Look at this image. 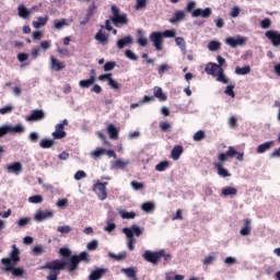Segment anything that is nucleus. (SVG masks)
<instances>
[{
  "label": "nucleus",
  "mask_w": 280,
  "mask_h": 280,
  "mask_svg": "<svg viewBox=\"0 0 280 280\" xmlns=\"http://www.w3.org/2000/svg\"><path fill=\"white\" fill-rule=\"evenodd\" d=\"M69 23H67L66 19L62 20H55L54 27L55 30H62L63 27H67Z\"/></svg>",
  "instance_id": "nucleus-35"
},
{
  "label": "nucleus",
  "mask_w": 280,
  "mask_h": 280,
  "mask_svg": "<svg viewBox=\"0 0 280 280\" xmlns=\"http://www.w3.org/2000/svg\"><path fill=\"white\" fill-rule=\"evenodd\" d=\"M183 154V145H175L171 151L173 161H178Z\"/></svg>",
  "instance_id": "nucleus-26"
},
{
  "label": "nucleus",
  "mask_w": 280,
  "mask_h": 280,
  "mask_svg": "<svg viewBox=\"0 0 280 280\" xmlns=\"http://www.w3.org/2000/svg\"><path fill=\"white\" fill-rule=\"evenodd\" d=\"M120 215L124 220H133L137 217L135 212H122Z\"/></svg>",
  "instance_id": "nucleus-55"
},
{
  "label": "nucleus",
  "mask_w": 280,
  "mask_h": 280,
  "mask_svg": "<svg viewBox=\"0 0 280 280\" xmlns=\"http://www.w3.org/2000/svg\"><path fill=\"white\" fill-rule=\"evenodd\" d=\"M108 86H110V89H114V91H119L121 89V86L117 83V81L113 79V77L109 78Z\"/></svg>",
  "instance_id": "nucleus-50"
},
{
  "label": "nucleus",
  "mask_w": 280,
  "mask_h": 280,
  "mask_svg": "<svg viewBox=\"0 0 280 280\" xmlns=\"http://www.w3.org/2000/svg\"><path fill=\"white\" fill-rule=\"evenodd\" d=\"M82 178H86V173L84 171H78L74 174V179L75 180H82Z\"/></svg>",
  "instance_id": "nucleus-61"
},
{
  "label": "nucleus",
  "mask_w": 280,
  "mask_h": 280,
  "mask_svg": "<svg viewBox=\"0 0 280 280\" xmlns=\"http://www.w3.org/2000/svg\"><path fill=\"white\" fill-rule=\"evenodd\" d=\"M121 272H124V275H126V277H128L129 279L137 280V271L135 270V268H122Z\"/></svg>",
  "instance_id": "nucleus-31"
},
{
  "label": "nucleus",
  "mask_w": 280,
  "mask_h": 280,
  "mask_svg": "<svg viewBox=\"0 0 280 280\" xmlns=\"http://www.w3.org/2000/svg\"><path fill=\"white\" fill-rule=\"evenodd\" d=\"M25 132V127L21 124H18L15 126L9 125V133L10 135H23Z\"/></svg>",
  "instance_id": "nucleus-24"
},
{
  "label": "nucleus",
  "mask_w": 280,
  "mask_h": 280,
  "mask_svg": "<svg viewBox=\"0 0 280 280\" xmlns=\"http://www.w3.org/2000/svg\"><path fill=\"white\" fill-rule=\"evenodd\" d=\"M77 258L79 259V264L80 261H85V264L91 261V258H89V254L86 252H81L79 255H77Z\"/></svg>",
  "instance_id": "nucleus-44"
},
{
  "label": "nucleus",
  "mask_w": 280,
  "mask_h": 280,
  "mask_svg": "<svg viewBox=\"0 0 280 280\" xmlns=\"http://www.w3.org/2000/svg\"><path fill=\"white\" fill-rule=\"evenodd\" d=\"M150 40L153 43L156 51H161V49H163V34H161V32L151 33Z\"/></svg>",
  "instance_id": "nucleus-10"
},
{
  "label": "nucleus",
  "mask_w": 280,
  "mask_h": 280,
  "mask_svg": "<svg viewBox=\"0 0 280 280\" xmlns=\"http://www.w3.org/2000/svg\"><path fill=\"white\" fill-rule=\"evenodd\" d=\"M163 255H165V249H161L159 252L145 250L142 257L149 264H153L154 266H156V264L161 261V258L163 257Z\"/></svg>",
  "instance_id": "nucleus-8"
},
{
  "label": "nucleus",
  "mask_w": 280,
  "mask_h": 280,
  "mask_svg": "<svg viewBox=\"0 0 280 280\" xmlns=\"http://www.w3.org/2000/svg\"><path fill=\"white\" fill-rule=\"evenodd\" d=\"M112 14L109 21H112L115 27H119V25H128V14H121V10H119L117 5H112Z\"/></svg>",
  "instance_id": "nucleus-6"
},
{
  "label": "nucleus",
  "mask_w": 280,
  "mask_h": 280,
  "mask_svg": "<svg viewBox=\"0 0 280 280\" xmlns=\"http://www.w3.org/2000/svg\"><path fill=\"white\" fill-rule=\"evenodd\" d=\"M234 156H236L237 161H244V153L237 152L234 147H229L226 152L218 155V162L213 163V167L217 170L219 176H222L223 178L231 176V173L224 168V163Z\"/></svg>",
  "instance_id": "nucleus-2"
},
{
  "label": "nucleus",
  "mask_w": 280,
  "mask_h": 280,
  "mask_svg": "<svg viewBox=\"0 0 280 280\" xmlns=\"http://www.w3.org/2000/svg\"><path fill=\"white\" fill-rule=\"evenodd\" d=\"M21 261V250L16 245H12V250L9 254V257H4L1 259L2 270L4 272H10L13 277H23L25 275V270L23 268L16 267Z\"/></svg>",
  "instance_id": "nucleus-1"
},
{
  "label": "nucleus",
  "mask_w": 280,
  "mask_h": 280,
  "mask_svg": "<svg viewBox=\"0 0 280 280\" xmlns=\"http://www.w3.org/2000/svg\"><path fill=\"white\" fill-rule=\"evenodd\" d=\"M45 117L43 109H34L31 115L26 116L27 121H40Z\"/></svg>",
  "instance_id": "nucleus-15"
},
{
  "label": "nucleus",
  "mask_w": 280,
  "mask_h": 280,
  "mask_svg": "<svg viewBox=\"0 0 280 280\" xmlns=\"http://www.w3.org/2000/svg\"><path fill=\"white\" fill-rule=\"evenodd\" d=\"M12 110H14V107H12V105H7L0 108V115H8V113H12Z\"/></svg>",
  "instance_id": "nucleus-58"
},
{
  "label": "nucleus",
  "mask_w": 280,
  "mask_h": 280,
  "mask_svg": "<svg viewBox=\"0 0 280 280\" xmlns=\"http://www.w3.org/2000/svg\"><path fill=\"white\" fill-rule=\"evenodd\" d=\"M57 207H59V209H67V207H69V199L67 198L59 199L57 201Z\"/></svg>",
  "instance_id": "nucleus-51"
},
{
  "label": "nucleus",
  "mask_w": 280,
  "mask_h": 280,
  "mask_svg": "<svg viewBox=\"0 0 280 280\" xmlns=\"http://www.w3.org/2000/svg\"><path fill=\"white\" fill-rule=\"evenodd\" d=\"M266 38H268V40H270L271 45H273V47H279L280 46V33L278 31H267L265 33Z\"/></svg>",
  "instance_id": "nucleus-12"
},
{
  "label": "nucleus",
  "mask_w": 280,
  "mask_h": 280,
  "mask_svg": "<svg viewBox=\"0 0 280 280\" xmlns=\"http://www.w3.org/2000/svg\"><path fill=\"white\" fill-rule=\"evenodd\" d=\"M250 231H253V228H250V219H245L244 226L240 234L243 235V237H246V235H250Z\"/></svg>",
  "instance_id": "nucleus-28"
},
{
  "label": "nucleus",
  "mask_w": 280,
  "mask_h": 280,
  "mask_svg": "<svg viewBox=\"0 0 280 280\" xmlns=\"http://www.w3.org/2000/svg\"><path fill=\"white\" fill-rule=\"evenodd\" d=\"M160 130L162 132H170V130H172V124L170 121H161Z\"/></svg>",
  "instance_id": "nucleus-40"
},
{
  "label": "nucleus",
  "mask_w": 280,
  "mask_h": 280,
  "mask_svg": "<svg viewBox=\"0 0 280 280\" xmlns=\"http://www.w3.org/2000/svg\"><path fill=\"white\" fill-rule=\"evenodd\" d=\"M122 233H125L126 237H128L127 246L129 250H135V244H137V238L132 236V232H130V228H124Z\"/></svg>",
  "instance_id": "nucleus-14"
},
{
  "label": "nucleus",
  "mask_w": 280,
  "mask_h": 280,
  "mask_svg": "<svg viewBox=\"0 0 280 280\" xmlns=\"http://www.w3.org/2000/svg\"><path fill=\"white\" fill-rule=\"evenodd\" d=\"M208 75H217V81L222 84H229V78L224 74V69L218 66V63L209 62L205 68Z\"/></svg>",
  "instance_id": "nucleus-4"
},
{
  "label": "nucleus",
  "mask_w": 280,
  "mask_h": 280,
  "mask_svg": "<svg viewBox=\"0 0 280 280\" xmlns=\"http://www.w3.org/2000/svg\"><path fill=\"white\" fill-rule=\"evenodd\" d=\"M126 165H128V162H124V161H121V160H117V161L115 162V167H116L117 170H124V167H126Z\"/></svg>",
  "instance_id": "nucleus-63"
},
{
  "label": "nucleus",
  "mask_w": 280,
  "mask_h": 280,
  "mask_svg": "<svg viewBox=\"0 0 280 280\" xmlns=\"http://www.w3.org/2000/svg\"><path fill=\"white\" fill-rule=\"evenodd\" d=\"M47 21H49V18H47V15L45 18L39 16L37 18V21L33 22V27H35V30H38L39 27H45V25H47Z\"/></svg>",
  "instance_id": "nucleus-30"
},
{
  "label": "nucleus",
  "mask_w": 280,
  "mask_h": 280,
  "mask_svg": "<svg viewBox=\"0 0 280 280\" xmlns=\"http://www.w3.org/2000/svg\"><path fill=\"white\" fill-rule=\"evenodd\" d=\"M235 73L236 75H248V73H250V66H245L243 68L236 67Z\"/></svg>",
  "instance_id": "nucleus-34"
},
{
  "label": "nucleus",
  "mask_w": 280,
  "mask_h": 280,
  "mask_svg": "<svg viewBox=\"0 0 280 280\" xmlns=\"http://www.w3.org/2000/svg\"><path fill=\"white\" fill-rule=\"evenodd\" d=\"M175 43H176V46L179 47L182 50L187 49V44L185 43V38L176 37Z\"/></svg>",
  "instance_id": "nucleus-45"
},
{
  "label": "nucleus",
  "mask_w": 280,
  "mask_h": 280,
  "mask_svg": "<svg viewBox=\"0 0 280 280\" xmlns=\"http://www.w3.org/2000/svg\"><path fill=\"white\" fill-rule=\"evenodd\" d=\"M131 187L135 191H140V189H145V184L133 180L131 182Z\"/></svg>",
  "instance_id": "nucleus-47"
},
{
  "label": "nucleus",
  "mask_w": 280,
  "mask_h": 280,
  "mask_svg": "<svg viewBox=\"0 0 280 280\" xmlns=\"http://www.w3.org/2000/svg\"><path fill=\"white\" fill-rule=\"evenodd\" d=\"M10 133V125H4L0 127V139L5 137V135Z\"/></svg>",
  "instance_id": "nucleus-54"
},
{
  "label": "nucleus",
  "mask_w": 280,
  "mask_h": 280,
  "mask_svg": "<svg viewBox=\"0 0 280 280\" xmlns=\"http://www.w3.org/2000/svg\"><path fill=\"white\" fill-rule=\"evenodd\" d=\"M117 63L115 61H107L105 65H104V71H113L115 69V66Z\"/></svg>",
  "instance_id": "nucleus-56"
},
{
  "label": "nucleus",
  "mask_w": 280,
  "mask_h": 280,
  "mask_svg": "<svg viewBox=\"0 0 280 280\" xmlns=\"http://www.w3.org/2000/svg\"><path fill=\"white\" fill-rule=\"evenodd\" d=\"M50 67L52 71H62V69H66L67 63H65V61L58 60L56 57H51Z\"/></svg>",
  "instance_id": "nucleus-16"
},
{
  "label": "nucleus",
  "mask_w": 280,
  "mask_h": 280,
  "mask_svg": "<svg viewBox=\"0 0 280 280\" xmlns=\"http://www.w3.org/2000/svg\"><path fill=\"white\" fill-rule=\"evenodd\" d=\"M185 11L190 12L194 19H198V16H201V19H209V16L213 14L211 8L196 9V1L188 2L185 8Z\"/></svg>",
  "instance_id": "nucleus-5"
},
{
  "label": "nucleus",
  "mask_w": 280,
  "mask_h": 280,
  "mask_svg": "<svg viewBox=\"0 0 280 280\" xmlns=\"http://www.w3.org/2000/svg\"><path fill=\"white\" fill-rule=\"evenodd\" d=\"M154 209V203L153 202H144L142 205V211H145V213H150Z\"/></svg>",
  "instance_id": "nucleus-49"
},
{
  "label": "nucleus",
  "mask_w": 280,
  "mask_h": 280,
  "mask_svg": "<svg viewBox=\"0 0 280 280\" xmlns=\"http://www.w3.org/2000/svg\"><path fill=\"white\" fill-rule=\"evenodd\" d=\"M129 231L131 232V237H141V235L143 234V230H141V228H139L138 225H132L131 229H129Z\"/></svg>",
  "instance_id": "nucleus-36"
},
{
  "label": "nucleus",
  "mask_w": 280,
  "mask_h": 280,
  "mask_svg": "<svg viewBox=\"0 0 280 280\" xmlns=\"http://www.w3.org/2000/svg\"><path fill=\"white\" fill-rule=\"evenodd\" d=\"M28 202L32 205H40L43 202V196L40 195H35L28 198Z\"/></svg>",
  "instance_id": "nucleus-43"
},
{
  "label": "nucleus",
  "mask_w": 280,
  "mask_h": 280,
  "mask_svg": "<svg viewBox=\"0 0 280 280\" xmlns=\"http://www.w3.org/2000/svg\"><path fill=\"white\" fill-rule=\"evenodd\" d=\"M154 97H158L159 100H162L163 102H165V100H167V96H165V94H163V89H161V88H154Z\"/></svg>",
  "instance_id": "nucleus-39"
},
{
  "label": "nucleus",
  "mask_w": 280,
  "mask_h": 280,
  "mask_svg": "<svg viewBox=\"0 0 280 280\" xmlns=\"http://www.w3.org/2000/svg\"><path fill=\"white\" fill-rule=\"evenodd\" d=\"M109 257L112 258V259H115L116 261H121V260H124V258L125 257H127V254H126V252H124V253H120V254H113V253H109Z\"/></svg>",
  "instance_id": "nucleus-46"
},
{
  "label": "nucleus",
  "mask_w": 280,
  "mask_h": 280,
  "mask_svg": "<svg viewBox=\"0 0 280 280\" xmlns=\"http://www.w3.org/2000/svg\"><path fill=\"white\" fill-rule=\"evenodd\" d=\"M225 43L232 47L233 49H235V47H242L244 45H246V37H242V36H236V37H228L225 39Z\"/></svg>",
  "instance_id": "nucleus-11"
},
{
  "label": "nucleus",
  "mask_w": 280,
  "mask_h": 280,
  "mask_svg": "<svg viewBox=\"0 0 280 280\" xmlns=\"http://www.w3.org/2000/svg\"><path fill=\"white\" fill-rule=\"evenodd\" d=\"M54 140L45 138L39 142V147L43 148V150H48L49 148H54Z\"/></svg>",
  "instance_id": "nucleus-33"
},
{
  "label": "nucleus",
  "mask_w": 280,
  "mask_h": 280,
  "mask_svg": "<svg viewBox=\"0 0 280 280\" xmlns=\"http://www.w3.org/2000/svg\"><path fill=\"white\" fill-rule=\"evenodd\" d=\"M206 137H207V135L205 133V131L198 130V131L194 135L192 139H194V141H202V139H206Z\"/></svg>",
  "instance_id": "nucleus-48"
},
{
  "label": "nucleus",
  "mask_w": 280,
  "mask_h": 280,
  "mask_svg": "<svg viewBox=\"0 0 280 280\" xmlns=\"http://www.w3.org/2000/svg\"><path fill=\"white\" fill-rule=\"evenodd\" d=\"M170 23L176 25V23H180V21H185V11H175L173 18H171Z\"/></svg>",
  "instance_id": "nucleus-19"
},
{
  "label": "nucleus",
  "mask_w": 280,
  "mask_h": 280,
  "mask_svg": "<svg viewBox=\"0 0 280 280\" xmlns=\"http://www.w3.org/2000/svg\"><path fill=\"white\" fill-rule=\"evenodd\" d=\"M58 233H61V235H69L71 231H73V228L70 225H61L57 228Z\"/></svg>",
  "instance_id": "nucleus-37"
},
{
  "label": "nucleus",
  "mask_w": 280,
  "mask_h": 280,
  "mask_svg": "<svg viewBox=\"0 0 280 280\" xmlns=\"http://www.w3.org/2000/svg\"><path fill=\"white\" fill-rule=\"evenodd\" d=\"M93 84H95V77L94 75H90L89 79L86 80H81L79 82V86L81 89H90L91 86H93Z\"/></svg>",
  "instance_id": "nucleus-25"
},
{
  "label": "nucleus",
  "mask_w": 280,
  "mask_h": 280,
  "mask_svg": "<svg viewBox=\"0 0 280 280\" xmlns=\"http://www.w3.org/2000/svg\"><path fill=\"white\" fill-rule=\"evenodd\" d=\"M221 47H222V44L217 40H212L208 44V49L210 51H218V49H220Z\"/></svg>",
  "instance_id": "nucleus-38"
},
{
  "label": "nucleus",
  "mask_w": 280,
  "mask_h": 280,
  "mask_svg": "<svg viewBox=\"0 0 280 280\" xmlns=\"http://www.w3.org/2000/svg\"><path fill=\"white\" fill-rule=\"evenodd\" d=\"M272 145H275V141H267L262 144H259L256 149V152L257 154H264L265 152H268Z\"/></svg>",
  "instance_id": "nucleus-23"
},
{
  "label": "nucleus",
  "mask_w": 280,
  "mask_h": 280,
  "mask_svg": "<svg viewBox=\"0 0 280 280\" xmlns=\"http://www.w3.org/2000/svg\"><path fill=\"white\" fill-rule=\"evenodd\" d=\"M59 254L61 255V257H71V249L67 247H61L59 249Z\"/></svg>",
  "instance_id": "nucleus-57"
},
{
  "label": "nucleus",
  "mask_w": 280,
  "mask_h": 280,
  "mask_svg": "<svg viewBox=\"0 0 280 280\" xmlns=\"http://www.w3.org/2000/svg\"><path fill=\"white\" fill-rule=\"evenodd\" d=\"M229 126L232 129L237 128V118L235 116L230 117L229 119Z\"/></svg>",
  "instance_id": "nucleus-60"
},
{
  "label": "nucleus",
  "mask_w": 280,
  "mask_h": 280,
  "mask_svg": "<svg viewBox=\"0 0 280 280\" xmlns=\"http://www.w3.org/2000/svg\"><path fill=\"white\" fill-rule=\"evenodd\" d=\"M104 27L107 32H113V26L110 25V20L105 21V26L101 25V30L95 34L94 38L100 43V45H108V35L104 33Z\"/></svg>",
  "instance_id": "nucleus-7"
},
{
  "label": "nucleus",
  "mask_w": 280,
  "mask_h": 280,
  "mask_svg": "<svg viewBox=\"0 0 280 280\" xmlns=\"http://www.w3.org/2000/svg\"><path fill=\"white\" fill-rule=\"evenodd\" d=\"M272 25V21H270V19L266 18L260 22V27L262 30H268L270 28V26Z\"/></svg>",
  "instance_id": "nucleus-53"
},
{
  "label": "nucleus",
  "mask_w": 280,
  "mask_h": 280,
  "mask_svg": "<svg viewBox=\"0 0 280 280\" xmlns=\"http://www.w3.org/2000/svg\"><path fill=\"white\" fill-rule=\"evenodd\" d=\"M33 253L34 255H36V257H38L39 255H43V253H45V249L43 248V246H35L33 248Z\"/></svg>",
  "instance_id": "nucleus-64"
},
{
  "label": "nucleus",
  "mask_w": 280,
  "mask_h": 280,
  "mask_svg": "<svg viewBox=\"0 0 280 280\" xmlns=\"http://www.w3.org/2000/svg\"><path fill=\"white\" fill-rule=\"evenodd\" d=\"M166 167H170V162L168 161H163V162H160L155 166V170H156V172H165Z\"/></svg>",
  "instance_id": "nucleus-42"
},
{
  "label": "nucleus",
  "mask_w": 280,
  "mask_h": 280,
  "mask_svg": "<svg viewBox=\"0 0 280 280\" xmlns=\"http://www.w3.org/2000/svg\"><path fill=\"white\" fill-rule=\"evenodd\" d=\"M126 45H132V36L128 35L126 37H122L121 39L117 40V47L118 49H124Z\"/></svg>",
  "instance_id": "nucleus-29"
},
{
  "label": "nucleus",
  "mask_w": 280,
  "mask_h": 280,
  "mask_svg": "<svg viewBox=\"0 0 280 280\" xmlns=\"http://www.w3.org/2000/svg\"><path fill=\"white\" fill-rule=\"evenodd\" d=\"M230 16H232V19H237V16H240V7L232 8Z\"/></svg>",
  "instance_id": "nucleus-62"
},
{
  "label": "nucleus",
  "mask_w": 280,
  "mask_h": 280,
  "mask_svg": "<svg viewBox=\"0 0 280 280\" xmlns=\"http://www.w3.org/2000/svg\"><path fill=\"white\" fill-rule=\"evenodd\" d=\"M52 137L54 139H65V137H67V131H65L62 125H56Z\"/></svg>",
  "instance_id": "nucleus-21"
},
{
  "label": "nucleus",
  "mask_w": 280,
  "mask_h": 280,
  "mask_svg": "<svg viewBox=\"0 0 280 280\" xmlns=\"http://www.w3.org/2000/svg\"><path fill=\"white\" fill-rule=\"evenodd\" d=\"M233 89H235V84L228 85L224 91L225 95H229L230 97H235V92L233 91Z\"/></svg>",
  "instance_id": "nucleus-52"
},
{
  "label": "nucleus",
  "mask_w": 280,
  "mask_h": 280,
  "mask_svg": "<svg viewBox=\"0 0 280 280\" xmlns=\"http://www.w3.org/2000/svg\"><path fill=\"white\" fill-rule=\"evenodd\" d=\"M65 268L68 266L69 272H75L80 266V259H78V255H73L70 257L69 261H63Z\"/></svg>",
  "instance_id": "nucleus-13"
},
{
  "label": "nucleus",
  "mask_w": 280,
  "mask_h": 280,
  "mask_svg": "<svg viewBox=\"0 0 280 280\" xmlns=\"http://www.w3.org/2000/svg\"><path fill=\"white\" fill-rule=\"evenodd\" d=\"M40 270H50L47 280H58V275H60V270H65V261L60 259H55L50 262L40 267Z\"/></svg>",
  "instance_id": "nucleus-3"
},
{
  "label": "nucleus",
  "mask_w": 280,
  "mask_h": 280,
  "mask_svg": "<svg viewBox=\"0 0 280 280\" xmlns=\"http://www.w3.org/2000/svg\"><path fill=\"white\" fill-rule=\"evenodd\" d=\"M104 272H106L105 269H95L90 273L89 280H100L102 277H104Z\"/></svg>",
  "instance_id": "nucleus-27"
},
{
  "label": "nucleus",
  "mask_w": 280,
  "mask_h": 280,
  "mask_svg": "<svg viewBox=\"0 0 280 280\" xmlns=\"http://www.w3.org/2000/svg\"><path fill=\"white\" fill-rule=\"evenodd\" d=\"M107 185V182L102 183L100 180H96V183L93 185V191L96 194L98 200H106L108 198V191L106 189Z\"/></svg>",
  "instance_id": "nucleus-9"
},
{
  "label": "nucleus",
  "mask_w": 280,
  "mask_h": 280,
  "mask_svg": "<svg viewBox=\"0 0 280 280\" xmlns=\"http://www.w3.org/2000/svg\"><path fill=\"white\" fill-rule=\"evenodd\" d=\"M125 56H126L127 58H129V60H139V57H137V56L135 55V52H132V50H130V49H127V50L125 51Z\"/></svg>",
  "instance_id": "nucleus-59"
},
{
  "label": "nucleus",
  "mask_w": 280,
  "mask_h": 280,
  "mask_svg": "<svg viewBox=\"0 0 280 280\" xmlns=\"http://www.w3.org/2000/svg\"><path fill=\"white\" fill-rule=\"evenodd\" d=\"M107 133L113 141H117V139H119V129H117L113 124L107 126Z\"/></svg>",
  "instance_id": "nucleus-20"
},
{
  "label": "nucleus",
  "mask_w": 280,
  "mask_h": 280,
  "mask_svg": "<svg viewBox=\"0 0 280 280\" xmlns=\"http://www.w3.org/2000/svg\"><path fill=\"white\" fill-rule=\"evenodd\" d=\"M18 15L20 19H28L32 15V11L27 10V7L25 4H20L18 7Z\"/></svg>",
  "instance_id": "nucleus-22"
},
{
  "label": "nucleus",
  "mask_w": 280,
  "mask_h": 280,
  "mask_svg": "<svg viewBox=\"0 0 280 280\" xmlns=\"http://www.w3.org/2000/svg\"><path fill=\"white\" fill-rule=\"evenodd\" d=\"M222 196H237V188L228 186L221 190Z\"/></svg>",
  "instance_id": "nucleus-32"
},
{
  "label": "nucleus",
  "mask_w": 280,
  "mask_h": 280,
  "mask_svg": "<svg viewBox=\"0 0 280 280\" xmlns=\"http://www.w3.org/2000/svg\"><path fill=\"white\" fill-rule=\"evenodd\" d=\"M170 69H172V67L168 63H162L158 68V73H159V75H163L164 73H167V71H170Z\"/></svg>",
  "instance_id": "nucleus-41"
},
{
  "label": "nucleus",
  "mask_w": 280,
  "mask_h": 280,
  "mask_svg": "<svg viewBox=\"0 0 280 280\" xmlns=\"http://www.w3.org/2000/svg\"><path fill=\"white\" fill-rule=\"evenodd\" d=\"M7 172L19 176L21 172H23V164H21V162L12 163L7 166Z\"/></svg>",
  "instance_id": "nucleus-18"
},
{
  "label": "nucleus",
  "mask_w": 280,
  "mask_h": 280,
  "mask_svg": "<svg viewBox=\"0 0 280 280\" xmlns=\"http://www.w3.org/2000/svg\"><path fill=\"white\" fill-rule=\"evenodd\" d=\"M49 218H54V212L49 210H38L35 214V220H37V222H43L44 220H48Z\"/></svg>",
  "instance_id": "nucleus-17"
}]
</instances>
